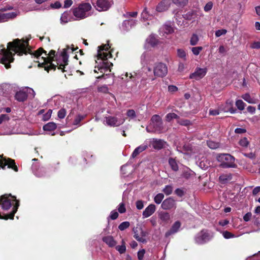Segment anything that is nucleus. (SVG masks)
<instances>
[{"mask_svg":"<svg viewBox=\"0 0 260 260\" xmlns=\"http://www.w3.org/2000/svg\"><path fill=\"white\" fill-rule=\"evenodd\" d=\"M28 41H23L21 42L20 40L17 39L13 42H9L8 44V49H3L0 53V62L5 65L6 69L11 68L10 63L13 62L14 58L13 54L10 50L14 51L18 55L21 56L23 54H30L32 56L36 58H39L43 53H44L45 56H42L43 62H39L38 67L44 68L45 70L49 72L50 70L55 71L57 66H59L58 69L61 70L63 72L65 71L64 67L68 64L69 56L67 54L66 49H63L60 53V55L56 58L57 65L52 63L54 60V57L55 56V51L51 50L48 54L42 48H39L37 50L32 53L29 48H27Z\"/></svg>","mask_w":260,"mask_h":260,"instance_id":"nucleus-1","label":"nucleus"},{"mask_svg":"<svg viewBox=\"0 0 260 260\" xmlns=\"http://www.w3.org/2000/svg\"><path fill=\"white\" fill-rule=\"evenodd\" d=\"M217 160L220 162V166L222 168H235L237 165L235 163V158L228 153L219 154L217 157Z\"/></svg>","mask_w":260,"mask_h":260,"instance_id":"nucleus-2","label":"nucleus"},{"mask_svg":"<svg viewBox=\"0 0 260 260\" xmlns=\"http://www.w3.org/2000/svg\"><path fill=\"white\" fill-rule=\"evenodd\" d=\"M91 9V6L89 3H82L77 8L73 9V15L78 19H84L87 16L86 13L89 11Z\"/></svg>","mask_w":260,"mask_h":260,"instance_id":"nucleus-3","label":"nucleus"},{"mask_svg":"<svg viewBox=\"0 0 260 260\" xmlns=\"http://www.w3.org/2000/svg\"><path fill=\"white\" fill-rule=\"evenodd\" d=\"M109 45H105L99 47L98 51V57L99 59H101L104 61V63L105 65L103 67L105 68H108L109 67V63L107 61L108 58L111 57V54L109 52H105L104 51H108L109 49Z\"/></svg>","mask_w":260,"mask_h":260,"instance_id":"nucleus-4","label":"nucleus"},{"mask_svg":"<svg viewBox=\"0 0 260 260\" xmlns=\"http://www.w3.org/2000/svg\"><path fill=\"white\" fill-rule=\"evenodd\" d=\"M213 235L207 230H202L198 233L195 237L196 242L199 244H203L210 240Z\"/></svg>","mask_w":260,"mask_h":260,"instance_id":"nucleus-5","label":"nucleus"},{"mask_svg":"<svg viewBox=\"0 0 260 260\" xmlns=\"http://www.w3.org/2000/svg\"><path fill=\"white\" fill-rule=\"evenodd\" d=\"M167 73L168 68L166 64L159 62L155 64L153 69L154 76L158 77H163L167 74Z\"/></svg>","mask_w":260,"mask_h":260,"instance_id":"nucleus-6","label":"nucleus"},{"mask_svg":"<svg viewBox=\"0 0 260 260\" xmlns=\"http://www.w3.org/2000/svg\"><path fill=\"white\" fill-rule=\"evenodd\" d=\"M151 121L155 131L160 133L164 129L163 123L161 117L158 115H154L152 116Z\"/></svg>","mask_w":260,"mask_h":260,"instance_id":"nucleus-7","label":"nucleus"},{"mask_svg":"<svg viewBox=\"0 0 260 260\" xmlns=\"http://www.w3.org/2000/svg\"><path fill=\"white\" fill-rule=\"evenodd\" d=\"M92 4L99 11H107L111 6L108 0H97L95 4L92 3Z\"/></svg>","mask_w":260,"mask_h":260,"instance_id":"nucleus-8","label":"nucleus"},{"mask_svg":"<svg viewBox=\"0 0 260 260\" xmlns=\"http://www.w3.org/2000/svg\"><path fill=\"white\" fill-rule=\"evenodd\" d=\"M6 166H8L9 168L13 169L15 172H18V169L15 165L14 160L9 158H4L0 160V169H5Z\"/></svg>","mask_w":260,"mask_h":260,"instance_id":"nucleus-9","label":"nucleus"},{"mask_svg":"<svg viewBox=\"0 0 260 260\" xmlns=\"http://www.w3.org/2000/svg\"><path fill=\"white\" fill-rule=\"evenodd\" d=\"M161 207L165 210H169L172 209H176V201L172 197L165 199L161 203Z\"/></svg>","mask_w":260,"mask_h":260,"instance_id":"nucleus-10","label":"nucleus"},{"mask_svg":"<svg viewBox=\"0 0 260 260\" xmlns=\"http://www.w3.org/2000/svg\"><path fill=\"white\" fill-rule=\"evenodd\" d=\"M125 119L121 118L118 119L116 117L108 116L106 117V122L111 126H118L124 123Z\"/></svg>","mask_w":260,"mask_h":260,"instance_id":"nucleus-11","label":"nucleus"},{"mask_svg":"<svg viewBox=\"0 0 260 260\" xmlns=\"http://www.w3.org/2000/svg\"><path fill=\"white\" fill-rule=\"evenodd\" d=\"M207 71L206 68H197L195 72L190 75L189 78L200 80L206 75Z\"/></svg>","mask_w":260,"mask_h":260,"instance_id":"nucleus-12","label":"nucleus"},{"mask_svg":"<svg viewBox=\"0 0 260 260\" xmlns=\"http://www.w3.org/2000/svg\"><path fill=\"white\" fill-rule=\"evenodd\" d=\"M137 20L135 19H127L123 21L121 25V28L124 31H128L136 25Z\"/></svg>","mask_w":260,"mask_h":260,"instance_id":"nucleus-13","label":"nucleus"},{"mask_svg":"<svg viewBox=\"0 0 260 260\" xmlns=\"http://www.w3.org/2000/svg\"><path fill=\"white\" fill-rule=\"evenodd\" d=\"M171 3V0H162L157 5L156 11L158 12H162L167 11L170 7Z\"/></svg>","mask_w":260,"mask_h":260,"instance_id":"nucleus-14","label":"nucleus"},{"mask_svg":"<svg viewBox=\"0 0 260 260\" xmlns=\"http://www.w3.org/2000/svg\"><path fill=\"white\" fill-rule=\"evenodd\" d=\"M17 15L18 14L16 12H9L7 13H3L0 12V23L13 19L15 18Z\"/></svg>","mask_w":260,"mask_h":260,"instance_id":"nucleus-15","label":"nucleus"},{"mask_svg":"<svg viewBox=\"0 0 260 260\" xmlns=\"http://www.w3.org/2000/svg\"><path fill=\"white\" fill-rule=\"evenodd\" d=\"M0 205L4 210H7L11 207L12 203L5 194L0 197Z\"/></svg>","mask_w":260,"mask_h":260,"instance_id":"nucleus-16","label":"nucleus"},{"mask_svg":"<svg viewBox=\"0 0 260 260\" xmlns=\"http://www.w3.org/2000/svg\"><path fill=\"white\" fill-rule=\"evenodd\" d=\"M181 226V222L179 221H175L172 226H171L170 230L167 232L165 234V237H168L171 235H173L177 233Z\"/></svg>","mask_w":260,"mask_h":260,"instance_id":"nucleus-17","label":"nucleus"},{"mask_svg":"<svg viewBox=\"0 0 260 260\" xmlns=\"http://www.w3.org/2000/svg\"><path fill=\"white\" fill-rule=\"evenodd\" d=\"M156 210V206L154 204H150L143 212V217L147 218L152 215Z\"/></svg>","mask_w":260,"mask_h":260,"instance_id":"nucleus-18","label":"nucleus"},{"mask_svg":"<svg viewBox=\"0 0 260 260\" xmlns=\"http://www.w3.org/2000/svg\"><path fill=\"white\" fill-rule=\"evenodd\" d=\"M146 42L151 47H154L160 43L154 34H151L146 39Z\"/></svg>","mask_w":260,"mask_h":260,"instance_id":"nucleus-19","label":"nucleus"},{"mask_svg":"<svg viewBox=\"0 0 260 260\" xmlns=\"http://www.w3.org/2000/svg\"><path fill=\"white\" fill-rule=\"evenodd\" d=\"M158 218L160 220V223H167L170 220V214L168 212L161 211L158 213Z\"/></svg>","mask_w":260,"mask_h":260,"instance_id":"nucleus-20","label":"nucleus"},{"mask_svg":"<svg viewBox=\"0 0 260 260\" xmlns=\"http://www.w3.org/2000/svg\"><path fill=\"white\" fill-rule=\"evenodd\" d=\"M15 99L19 102H24L26 100L28 95L25 90H20L15 94Z\"/></svg>","mask_w":260,"mask_h":260,"instance_id":"nucleus-21","label":"nucleus"},{"mask_svg":"<svg viewBox=\"0 0 260 260\" xmlns=\"http://www.w3.org/2000/svg\"><path fill=\"white\" fill-rule=\"evenodd\" d=\"M159 35L164 36V34H171L174 32L173 28L170 25L165 24L159 30Z\"/></svg>","mask_w":260,"mask_h":260,"instance_id":"nucleus-22","label":"nucleus"},{"mask_svg":"<svg viewBox=\"0 0 260 260\" xmlns=\"http://www.w3.org/2000/svg\"><path fill=\"white\" fill-rule=\"evenodd\" d=\"M102 240L103 242L110 247H115L117 244V242L114 239V238L112 236L104 237Z\"/></svg>","mask_w":260,"mask_h":260,"instance_id":"nucleus-23","label":"nucleus"},{"mask_svg":"<svg viewBox=\"0 0 260 260\" xmlns=\"http://www.w3.org/2000/svg\"><path fill=\"white\" fill-rule=\"evenodd\" d=\"M152 147L157 150L162 149L165 145V142L160 139H153L151 142Z\"/></svg>","mask_w":260,"mask_h":260,"instance_id":"nucleus-24","label":"nucleus"},{"mask_svg":"<svg viewBox=\"0 0 260 260\" xmlns=\"http://www.w3.org/2000/svg\"><path fill=\"white\" fill-rule=\"evenodd\" d=\"M15 201L16 202V205L13 207L12 211H11L10 212V213H9V214L5 215L4 216H2L1 214H0V218L5 219H8L9 218H10V219H13V217L14 216V214H15V213H16V212L17 211V207L19 206L18 201H16V200H15Z\"/></svg>","mask_w":260,"mask_h":260,"instance_id":"nucleus-25","label":"nucleus"},{"mask_svg":"<svg viewBox=\"0 0 260 260\" xmlns=\"http://www.w3.org/2000/svg\"><path fill=\"white\" fill-rule=\"evenodd\" d=\"M198 12L196 11H190L184 15V18L188 20H194L198 16Z\"/></svg>","mask_w":260,"mask_h":260,"instance_id":"nucleus-26","label":"nucleus"},{"mask_svg":"<svg viewBox=\"0 0 260 260\" xmlns=\"http://www.w3.org/2000/svg\"><path fill=\"white\" fill-rule=\"evenodd\" d=\"M147 146L146 145H141L138 147H137L134 151H133L132 157L133 158L136 157L138 155H139L141 152L144 151L146 149Z\"/></svg>","mask_w":260,"mask_h":260,"instance_id":"nucleus-27","label":"nucleus"},{"mask_svg":"<svg viewBox=\"0 0 260 260\" xmlns=\"http://www.w3.org/2000/svg\"><path fill=\"white\" fill-rule=\"evenodd\" d=\"M232 178L231 174H222L219 177V180L220 183L225 184L230 181Z\"/></svg>","mask_w":260,"mask_h":260,"instance_id":"nucleus-28","label":"nucleus"},{"mask_svg":"<svg viewBox=\"0 0 260 260\" xmlns=\"http://www.w3.org/2000/svg\"><path fill=\"white\" fill-rule=\"evenodd\" d=\"M57 127V125L55 123L51 122H48L43 126V129L45 131H52L55 130Z\"/></svg>","mask_w":260,"mask_h":260,"instance_id":"nucleus-29","label":"nucleus"},{"mask_svg":"<svg viewBox=\"0 0 260 260\" xmlns=\"http://www.w3.org/2000/svg\"><path fill=\"white\" fill-rule=\"evenodd\" d=\"M134 235V237L139 242H141L143 243H146L147 241L145 238L141 237L140 234L139 235V234L137 233V231L135 230V229L133 230Z\"/></svg>","mask_w":260,"mask_h":260,"instance_id":"nucleus-30","label":"nucleus"},{"mask_svg":"<svg viewBox=\"0 0 260 260\" xmlns=\"http://www.w3.org/2000/svg\"><path fill=\"white\" fill-rule=\"evenodd\" d=\"M169 164L172 168V169L174 171H177L178 170V166L176 161V160L172 158H170L169 159Z\"/></svg>","mask_w":260,"mask_h":260,"instance_id":"nucleus-31","label":"nucleus"},{"mask_svg":"<svg viewBox=\"0 0 260 260\" xmlns=\"http://www.w3.org/2000/svg\"><path fill=\"white\" fill-rule=\"evenodd\" d=\"M179 118V117L174 113H168L166 116V120L168 122H170L173 119H176L178 120Z\"/></svg>","mask_w":260,"mask_h":260,"instance_id":"nucleus-32","label":"nucleus"},{"mask_svg":"<svg viewBox=\"0 0 260 260\" xmlns=\"http://www.w3.org/2000/svg\"><path fill=\"white\" fill-rule=\"evenodd\" d=\"M46 173V170L44 168H41L38 169L35 172V175L38 177H44Z\"/></svg>","mask_w":260,"mask_h":260,"instance_id":"nucleus-33","label":"nucleus"},{"mask_svg":"<svg viewBox=\"0 0 260 260\" xmlns=\"http://www.w3.org/2000/svg\"><path fill=\"white\" fill-rule=\"evenodd\" d=\"M116 249L121 254L123 253L126 251V247L125 242L123 240L122 241V245H118L115 247Z\"/></svg>","mask_w":260,"mask_h":260,"instance_id":"nucleus-34","label":"nucleus"},{"mask_svg":"<svg viewBox=\"0 0 260 260\" xmlns=\"http://www.w3.org/2000/svg\"><path fill=\"white\" fill-rule=\"evenodd\" d=\"M164 198V194L162 193H159L155 196L154 198V201L156 204H159L161 203Z\"/></svg>","mask_w":260,"mask_h":260,"instance_id":"nucleus-35","label":"nucleus"},{"mask_svg":"<svg viewBox=\"0 0 260 260\" xmlns=\"http://www.w3.org/2000/svg\"><path fill=\"white\" fill-rule=\"evenodd\" d=\"M207 145L211 149H216L219 147V144L218 143L212 141H208L207 142Z\"/></svg>","mask_w":260,"mask_h":260,"instance_id":"nucleus-36","label":"nucleus"},{"mask_svg":"<svg viewBox=\"0 0 260 260\" xmlns=\"http://www.w3.org/2000/svg\"><path fill=\"white\" fill-rule=\"evenodd\" d=\"M138 12H127L125 14H123V17L126 19H133L132 18H135L137 16Z\"/></svg>","mask_w":260,"mask_h":260,"instance_id":"nucleus-37","label":"nucleus"},{"mask_svg":"<svg viewBox=\"0 0 260 260\" xmlns=\"http://www.w3.org/2000/svg\"><path fill=\"white\" fill-rule=\"evenodd\" d=\"M177 123L183 126H189L191 124V122L190 120L187 119H179L177 120Z\"/></svg>","mask_w":260,"mask_h":260,"instance_id":"nucleus-38","label":"nucleus"},{"mask_svg":"<svg viewBox=\"0 0 260 260\" xmlns=\"http://www.w3.org/2000/svg\"><path fill=\"white\" fill-rule=\"evenodd\" d=\"M236 106L240 110H243L245 108V104L241 100H238L236 102Z\"/></svg>","mask_w":260,"mask_h":260,"instance_id":"nucleus-39","label":"nucleus"},{"mask_svg":"<svg viewBox=\"0 0 260 260\" xmlns=\"http://www.w3.org/2000/svg\"><path fill=\"white\" fill-rule=\"evenodd\" d=\"M130 225V223L128 221H124L121 223L119 226L118 229L120 231H124V230L128 228Z\"/></svg>","mask_w":260,"mask_h":260,"instance_id":"nucleus-40","label":"nucleus"},{"mask_svg":"<svg viewBox=\"0 0 260 260\" xmlns=\"http://www.w3.org/2000/svg\"><path fill=\"white\" fill-rule=\"evenodd\" d=\"M199 41V37L198 36L196 35L193 34L190 40V43L191 45L194 46L197 44L198 42Z\"/></svg>","mask_w":260,"mask_h":260,"instance_id":"nucleus-41","label":"nucleus"},{"mask_svg":"<svg viewBox=\"0 0 260 260\" xmlns=\"http://www.w3.org/2000/svg\"><path fill=\"white\" fill-rule=\"evenodd\" d=\"M173 191V187L171 185H167L165 186V187L163 189L162 191L166 194V195H170L172 193Z\"/></svg>","mask_w":260,"mask_h":260,"instance_id":"nucleus-42","label":"nucleus"},{"mask_svg":"<svg viewBox=\"0 0 260 260\" xmlns=\"http://www.w3.org/2000/svg\"><path fill=\"white\" fill-rule=\"evenodd\" d=\"M177 55L179 57L183 59L184 60H186V54L184 50L182 49H177Z\"/></svg>","mask_w":260,"mask_h":260,"instance_id":"nucleus-43","label":"nucleus"},{"mask_svg":"<svg viewBox=\"0 0 260 260\" xmlns=\"http://www.w3.org/2000/svg\"><path fill=\"white\" fill-rule=\"evenodd\" d=\"M85 117V116L82 115H77L73 122L74 125H78L80 123V121L82 120Z\"/></svg>","mask_w":260,"mask_h":260,"instance_id":"nucleus-44","label":"nucleus"},{"mask_svg":"<svg viewBox=\"0 0 260 260\" xmlns=\"http://www.w3.org/2000/svg\"><path fill=\"white\" fill-rule=\"evenodd\" d=\"M149 17V15L147 10L146 8H145L141 13V18L144 20H148Z\"/></svg>","mask_w":260,"mask_h":260,"instance_id":"nucleus-45","label":"nucleus"},{"mask_svg":"<svg viewBox=\"0 0 260 260\" xmlns=\"http://www.w3.org/2000/svg\"><path fill=\"white\" fill-rule=\"evenodd\" d=\"M203 50V47L201 46L194 47L191 48L193 54L195 55L199 54L200 52Z\"/></svg>","mask_w":260,"mask_h":260,"instance_id":"nucleus-46","label":"nucleus"},{"mask_svg":"<svg viewBox=\"0 0 260 260\" xmlns=\"http://www.w3.org/2000/svg\"><path fill=\"white\" fill-rule=\"evenodd\" d=\"M126 115L131 119H134L136 117V112L133 109L128 110L126 112Z\"/></svg>","mask_w":260,"mask_h":260,"instance_id":"nucleus-47","label":"nucleus"},{"mask_svg":"<svg viewBox=\"0 0 260 260\" xmlns=\"http://www.w3.org/2000/svg\"><path fill=\"white\" fill-rule=\"evenodd\" d=\"M98 90L99 92H103L104 93H108L109 92V89L107 85H103L98 87Z\"/></svg>","mask_w":260,"mask_h":260,"instance_id":"nucleus-48","label":"nucleus"},{"mask_svg":"<svg viewBox=\"0 0 260 260\" xmlns=\"http://www.w3.org/2000/svg\"><path fill=\"white\" fill-rule=\"evenodd\" d=\"M213 3L212 2H208L206 5L204 6V10L205 12H209L210 11L212 7H213Z\"/></svg>","mask_w":260,"mask_h":260,"instance_id":"nucleus-49","label":"nucleus"},{"mask_svg":"<svg viewBox=\"0 0 260 260\" xmlns=\"http://www.w3.org/2000/svg\"><path fill=\"white\" fill-rule=\"evenodd\" d=\"M239 144L243 147H247L249 142L246 138H243L239 141Z\"/></svg>","mask_w":260,"mask_h":260,"instance_id":"nucleus-50","label":"nucleus"},{"mask_svg":"<svg viewBox=\"0 0 260 260\" xmlns=\"http://www.w3.org/2000/svg\"><path fill=\"white\" fill-rule=\"evenodd\" d=\"M66 115V111L63 108L61 109L58 112L57 116H58V118H59L60 119H62V118H64Z\"/></svg>","mask_w":260,"mask_h":260,"instance_id":"nucleus-51","label":"nucleus"},{"mask_svg":"<svg viewBox=\"0 0 260 260\" xmlns=\"http://www.w3.org/2000/svg\"><path fill=\"white\" fill-rule=\"evenodd\" d=\"M118 212L120 213H124L126 212V208L125 207V204L123 203H121L118 208Z\"/></svg>","mask_w":260,"mask_h":260,"instance_id":"nucleus-52","label":"nucleus"},{"mask_svg":"<svg viewBox=\"0 0 260 260\" xmlns=\"http://www.w3.org/2000/svg\"><path fill=\"white\" fill-rule=\"evenodd\" d=\"M183 148L185 150H186L187 151H189L191 153H195L196 152L194 149L189 144L185 145L183 146Z\"/></svg>","mask_w":260,"mask_h":260,"instance_id":"nucleus-53","label":"nucleus"},{"mask_svg":"<svg viewBox=\"0 0 260 260\" xmlns=\"http://www.w3.org/2000/svg\"><path fill=\"white\" fill-rule=\"evenodd\" d=\"M174 3L180 6H185L188 2V0H174Z\"/></svg>","mask_w":260,"mask_h":260,"instance_id":"nucleus-54","label":"nucleus"},{"mask_svg":"<svg viewBox=\"0 0 260 260\" xmlns=\"http://www.w3.org/2000/svg\"><path fill=\"white\" fill-rule=\"evenodd\" d=\"M242 99H243L245 101H246V102H248L249 103H252V99L251 98L249 94L248 93H245L244 94H243L242 96Z\"/></svg>","mask_w":260,"mask_h":260,"instance_id":"nucleus-55","label":"nucleus"},{"mask_svg":"<svg viewBox=\"0 0 260 260\" xmlns=\"http://www.w3.org/2000/svg\"><path fill=\"white\" fill-rule=\"evenodd\" d=\"M118 217V213L117 212L115 211V210H113L111 212L110 215L109 216V217L112 220H115L117 219Z\"/></svg>","mask_w":260,"mask_h":260,"instance_id":"nucleus-56","label":"nucleus"},{"mask_svg":"<svg viewBox=\"0 0 260 260\" xmlns=\"http://www.w3.org/2000/svg\"><path fill=\"white\" fill-rule=\"evenodd\" d=\"M136 205L138 210L142 209L144 207V202L142 200H138L136 202Z\"/></svg>","mask_w":260,"mask_h":260,"instance_id":"nucleus-57","label":"nucleus"},{"mask_svg":"<svg viewBox=\"0 0 260 260\" xmlns=\"http://www.w3.org/2000/svg\"><path fill=\"white\" fill-rule=\"evenodd\" d=\"M223 236L225 239H229L234 237V235L227 231L223 232Z\"/></svg>","mask_w":260,"mask_h":260,"instance_id":"nucleus-58","label":"nucleus"},{"mask_svg":"<svg viewBox=\"0 0 260 260\" xmlns=\"http://www.w3.org/2000/svg\"><path fill=\"white\" fill-rule=\"evenodd\" d=\"M68 13L67 12L63 13L60 18L61 22L67 23L68 22Z\"/></svg>","mask_w":260,"mask_h":260,"instance_id":"nucleus-59","label":"nucleus"},{"mask_svg":"<svg viewBox=\"0 0 260 260\" xmlns=\"http://www.w3.org/2000/svg\"><path fill=\"white\" fill-rule=\"evenodd\" d=\"M227 31L225 29H219L215 32V36L217 37H219L222 35H224L226 33Z\"/></svg>","mask_w":260,"mask_h":260,"instance_id":"nucleus-60","label":"nucleus"},{"mask_svg":"<svg viewBox=\"0 0 260 260\" xmlns=\"http://www.w3.org/2000/svg\"><path fill=\"white\" fill-rule=\"evenodd\" d=\"M26 91L27 92V95L28 94H30V96H31V98H34L35 97V92L32 88L27 87L26 88Z\"/></svg>","mask_w":260,"mask_h":260,"instance_id":"nucleus-61","label":"nucleus"},{"mask_svg":"<svg viewBox=\"0 0 260 260\" xmlns=\"http://www.w3.org/2000/svg\"><path fill=\"white\" fill-rule=\"evenodd\" d=\"M251 47L253 49H260V41L254 42L251 45Z\"/></svg>","mask_w":260,"mask_h":260,"instance_id":"nucleus-62","label":"nucleus"},{"mask_svg":"<svg viewBox=\"0 0 260 260\" xmlns=\"http://www.w3.org/2000/svg\"><path fill=\"white\" fill-rule=\"evenodd\" d=\"M145 253L144 249L139 250L138 252V258L139 260H142L144 257V255Z\"/></svg>","mask_w":260,"mask_h":260,"instance_id":"nucleus-63","label":"nucleus"},{"mask_svg":"<svg viewBox=\"0 0 260 260\" xmlns=\"http://www.w3.org/2000/svg\"><path fill=\"white\" fill-rule=\"evenodd\" d=\"M175 192L178 196L180 197H182L184 194V192L183 191V190L180 188L176 189L175 191Z\"/></svg>","mask_w":260,"mask_h":260,"instance_id":"nucleus-64","label":"nucleus"}]
</instances>
